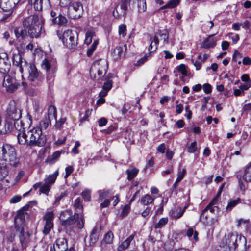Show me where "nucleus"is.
<instances>
[{
  "label": "nucleus",
  "instance_id": "nucleus-1",
  "mask_svg": "<svg viewBox=\"0 0 251 251\" xmlns=\"http://www.w3.org/2000/svg\"><path fill=\"white\" fill-rule=\"evenodd\" d=\"M19 144L29 146H43L47 140L46 136L40 128L34 127L27 131L19 133L17 135Z\"/></svg>",
  "mask_w": 251,
  "mask_h": 251
},
{
  "label": "nucleus",
  "instance_id": "nucleus-2",
  "mask_svg": "<svg viewBox=\"0 0 251 251\" xmlns=\"http://www.w3.org/2000/svg\"><path fill=\"white\" fill-rule=\"evenodd\" d=\"M45 19L40 14H34L25 18L23 25L28 30V33L32 38H38L44 34L43 28Z\"/></svg>",
  "mask_w": 251,
  "mask_h": 251
},
{
  "label": "nucleus",
  "instance_id": "nucleus-3",
  "mask_svg": "<svg viewBox=\"0 0 251 251\" xmlns=\"http://www.w3.org/2000/svg\"><path fill=\"white\" fill-rule=\"evenodd\" d=\"M0 160L11 166H16L19 163V159L15 148L8 144L0 147Z\"/></svg>",
  "mask_w": 251,
  "mask_h": 251
},
{
  "label": "nucleus",
  "instance_id": "nucleus-4",
  "mask_svg": "<svg viewBox=\"0 0 251 251\" xmlns=\"http://www.w3.org/2000/svg\"><path fill=\"white\" fill-rule=\"evenodd\" d=\"M108 69V65L106 60L100 59L93 63L90 70L91 76L95 79H104V75L106 73Z\"/></svg>",
  "mask_w": 251,
  "mask_h": 251
},
{
  "label": "nucleus",
  "instance_id": "nucleus-5",
  "mask_svg": "<svg viewBox=\"0 0 251 251\" xmlns=\"http://www.w3.org/2000/svg\"><path fill=\"white\" fill-rule=\"evenodd\" d=\"M78 34L75 31L67 30L64 32L62 41L63 44L69 49H75L77 46Z\"/></svg>",
  "mask_w": 251,
  "mask_h": 251
},
{
  "label": "nucleus",
  "instance_id": "nucleus-6",
  "mask_svg": "<svg viewBox=\"0 0 251 251\" xmlns=\"http://www.w3.org/2000/svg\"><path fill=\"white\" fill-rule=\"evenodd\" d=\"M246 238L244 236L241 235H238L233 233H229L226 239V244L230 251H234L239 244L246 246Z\"/></svg>",
  "mask_w": 251,
  "mask_h": 251
},
{
  "label": "nucleus",
  "instance_id": "nucleus-7",
  "mask_svg": "<svg viewBox=\"0 0 251 251\" xmlns=\"http://www.w3.org/2000/svg\"><path fill=\"white\" fill-rule=\"evenodd\" d=\"M53 118L57 121L56 110L54 106L50 105L48 108L47 115L40 121L39 126L36 127L40 128L41 131L46 130L50 125L51 119Z\"/></svg>",
  "mask_w": 251,
  "mask_h": 251
},
{
  "label": "nucleus",
  "instance_id": "nucleus-8",
  "mask_svg": "<svg viewBox=\"0 0 251 251\" xmlns=\"http://www.w3.org/2000/svg\"><path fill=\"white\" fill-rule=\"evenodd\" d=\"M42 67L46 70L47 81L50 85H51L54 80L55 74L57 71L55 64L53 61H50L45 59L43 61Z\"/></svg>",
  "mask_w": 251,
  "mask_h": 251
},
{
  "label": "nucleus",
  "instance_id": "nucleus-9",
  "mask_svg": "<svg viewBox=\"0 0 251 251\" xmlns=\"http://www.w3.org/2000/svg\"><path fill=\"white\" fill-rule=\"evenodd\" d=\"M7 119L9 120H18L20 119L22 115V112L18 103L15 101H11L7 109Z\"/></svg>",
  "mask_w": 251,
  "mask_h": 251
},
{
  "label": "nucleus",
  "instance_id": "nucleus-10",
  "mask_svg": "<svg viewBox=\"0 0 251 251\" xmlns=\"http://www.w3.org/2000/svg\"><path fill=\"white\" fill-rule=\"evenodd\" d=\"M67 13L68 16L72 19L80 18L83 13L82 4L79 2H73L68 7Z\"/></svg>",
  "mask_w": 251,
  "mask_h": 251
},
{
  "label": "nucleus",
  "instance_id": "nucleus-11",
  "mask_svg": "<svg viewBox=\"0 0 251 251\" xmlns=\"http://www.w3.org/2000/svg\"><path fill=\"white\" fill-rule=\"evenodd\" d=\"M25 71L24 75L27 77V80L31 82L37 83L40 79L39 72L34 64H27L24 68Z\"/></svg>",
  "mask_w": 251,
  "mask_h": 251
},
{
  "label": "nucleus",
  "instance_id": "nucleus-12",
  "mask_svg": "<svg viewBox=\"0 0 251 251\" xmlns=\"http://www.w3.org/2000/svg\"><path fill=\"white\" fill-rule=\"evenodd\" d=\"M242 177L247 183L251 182V164L248 165L244 170L242 176L241 175H237L236 178L238 180V185L240 190L245 191L247 186L243 182Z\"/></svg>",
  "mask_w": 251,
  "mask_h": 251
},
{
  "label": "nucleus",
  "instance_id": "nucleus-13",
  "mask_svg": "<svg viewBox=\"0 0 251 251\" xmlns=\"http://www.w3.org/2000/svg\"><path fill=\"white\" fill-rule=\"evenodd\" d=\"M65 221L62 223L63 226H69L75 223H76V226L79 229H82L84 226V220L82 215H79L78 213H75L73 216L70 214V217L66 218Z\"/></svg>",
  "mask_w": 251,
  "mask_h": 251
},
{
  "label": "nucleus",
  "instance_id": "nucleus-14",
  "mask_svg": "<svg viewBox=\"0 0 251 251\" xmlns=\"http://www.w3.org/2000/svg\"><path fill=\"white\" fill-rule=\"evenodd\" d=\"M36 204V201H31L23 207V209L18 213L15 217V225L16 230H18V228H19L20 227H24L23 225L25 218V212L24 210L29 209L30 207L32 205H35Z\"/></svg>",
  "mask_w": 251,
  "mask_h": 251
},
{
  "label": "nucleus",
  "instance_id": "nucleus-15",
  "mask_svg": "<svg viewBox=\"0 0 251 251\" xmlns=\"http://www.w3.org/2000/svg\"><path fill=\"white\" fill-rule=\"evenodd\" d=\"M20 86V83L10 75L4 76L3 81V86L5 88L7 91L12 92L15 91Z\"/></svg>",
  "mask_w": 251,
  "mask_h": 251
},
{
  "label": "nucleus",
  "instance_id": "nucleus-16",
  "mask_svg": "<svg viewBox=\"0 0 251 251\" xmlns=\"http://www.w3.org/2000/svg\"><path fill=\"white\" fill-rule=\"evenodd\" d=\"M130 0H121L113 11V15L116 18H120L126 14Z\"/></svg>",
  "mask_w": 251,
  "mask_h": 251
},
{
  "label": "nucleus",
  "instance_id": "nucleus-17",
  "mask_svg": "<svg viewBox=\"0 0 251 251\" xmlns=\"http://www.w3.org/2000/svg\"><path fill=\"white\" fill-rule=\"evenodd\" d=\"M17 231L19 232V239L23 249H26L32 241L30 234L24 227H20Z\"/></svg>",
  "mask_w": 251,
  "mask_h": 251
},
{
  "label": "nucleus",
  "instance_id": "nucleus-18",
  "mask_svg": "<svg viewBox=\"0 0 251 251\" xmlns=\"http://www.w3.org/2000/svg\"><path fill=\"white\" fill-rule=\"evenodd\" d=\"M11 67V63L7 53H0V72L5 74L8 73Z\"/></svg>",
  "mask_w": 251,
  "mask_h": 251
},
{
  "label": "nucleus",
  "instance_id": "nucleus-19",
  "mask_svg": "<svg viewBox=\"0 0 251 251\" xmlns=\"http://www.w3.org/2000/svg\"><path fill=\"white\" fill-rule=\"evenodd\" d=\"M54 218V214L53 212H48L46 213L44 216V220L45 221V225L43 229V233L45 235L48 234L51 229L53 227V223L52 220Z\"/></svg>",
  "mask_w": 251,
  "mask_h": 251
},
{
  "label": "nucleus",
  "instance_id": "nucleus-20",
  "mask_svg": "<svg viewBox=\"0 0 251 251\" xmlns=\"http://www.w3.org/2000/svg\"><path fill=\"white\" fill-rule=\"evenodd\" d=\"M29 3L38 11H42L43 7L48 9L51 7L50 0H29Z\"/></svg>",
  "mask_w": 251,
  "mask_h": 251
},
{
  "label": "nucleus",
  "instance_id": "nucleus-21",
  "mask_svg": "<svg viewBox=\"0 0 251 251\" xmlns=\"http://www.w3.org/2000/svg\"><path fill=\"white\" fill-rule=\"evenodd\" d=\"M13 129V121L6 117L4 120L0 115V133L5 134Z\"/></svg>",
  "mask_w": 251,
  "mask_h": 251
},
{
  "label": "nucleus",
  "instance_id": "nucleus-22",
  "mask_svg": "<svg viewBox=\"0 0 251 251\" xmlns=\"http://www.w3.org/2000/svg\"><path fill=\"white\" fill-rule=\"evenodd\" d=\"M13 65L17 66L19 72L23 73L24 68L27 63L25 61H23L21 55L19 53L14 54L12 57Z\"/></svg>",
  "mask_w": 251,
  "mask_h": 251
},
{
  "label": "nucleus",
  "instance_id": "nucleus-23",
  "mask_svg": "<svg viewBox=\"0 0 251 251\" xmlns=\"http://www.w3.org/2000/svg\"><path fill=\"white\" fill-rule=\"evenodd\" d=\"M168 37V33L165 30H159L157 32L154 36V42L155 45L154 51H156L157 49L159 44V37H160L161 40H163L164 42H167Z\"/></svg>",
  "mask_w": 251,
  "mask_h": 251
},
{
  "label": "nucleus",
  "instance_id": "nucleus-24",
  "mask_svg": "<svg viewBox=\"0 0 251 251\" xmlns=\"http://www.w3.org/2000/svg\"><path fill=\"white\" fill-rule=\"evenodd\" d=\"M26 27L23 26L15 27L14 28V32L16 38L19 41L21 40H25L28 37L27 30Z\"/></svg>",
  "mask_w": 251,
  "mask_h": 251
},
{
  "label": "nucleus",
  "instance_id": "nucleus-25",
  "mask_svg": "<svg viewBox=\"0 0 251 251\" xmlns=\"http://www.w3.org/2000/svg\"><path fill=\"white\" fill-rule=\"evenodd\" d=\"M55 251H66L68 248L67 241L65 238L57 239L53 245Z\"/></svg>",
  "mask_w": 251,
  "mask_h": 251
},
{
  "label": "nucleus",
  "instance_id": "nucleus-26",
  "mask_svg": "<svg viewBox=\"0 0 251 251\" xmlns=\"http://www.w3.org/2000/svg\"><path fill=\"white\" fill-rule=\"evenodd\" d=\"M186 208L187 206L183 208L179 206L175 207L170 211V215L173 218L178 219L183 215Z\"/></svg>",
  "mask_w": 251,
  "mask_h": 251
},
{
  "label": "nucleus",
  "instance_id": "nucleus-27",
  "mask_svg": "<svg viewBox=\"0 0 251 251\" xmlns=\"http://www.w3.org/2000/svg\"><path fill=\"white\" fill-rule=\"evenodd\" d=\"M214 34L210 35L202 43L201 47L205 49L212 48L216 45L217 39L213 37Z\"/></svg>",
  "mask_w": 251,
  "mask_h": 251
},
{
  "label": "nucleus",
  "instance_id": "nucleus-28",
  "mask_svg": "<svg viewBox=\"0 0 251 251\" xmlns=\"http://www.w3.org/2000/svg\"><path fill=\"white\" fill-rule=\"evenodd\" d=\"M100 231V228L98 227L93 228L90 235V246H92L98 241Z\"/></svg>",
  "mask_w": 251,
  "mask_h": 251
},
{
  "label": "nucleus",
  "instance_id": "nucleus-29",
  "mask_svg": "<svg viewBox=\"0 0 251 251\" xmlns=\"http://www.w3.org/2000/svg\"><path fill=\"white\" fill-rule=\"evenodd\" d=\"M126 45H125L124 46L117 47L113 51V58L115 59H117L124 55V52L126 50Z\"/></svg>",
  "mask_w": 251,
  "mask_h": 251
},
{
  "label": "nucleus",
  "instance_id": "nucleus-30",
  "mask_svg": "<svg viewBox=\"0 0 251 251\" xmlns=\"http://www.w3.org/2000/svg\"><path fill=\"white\" fill-rule=\"evenodd\" d=\"M136 233L134 232L130 235L126 240L123 242L118 247V251H121L127 249L130 245L131 242L133 240Z\"/></svg>",
  "mask_w": 251,
  "mask_h": 251
},
{
  "label": "nucleus",
  "instance_id": "nucleus-31",
  "mask_svg": "<svg viewBox=\"0 0 251 251\" xmlns=\"http://www.w3.org/2000/svg\"><path fill=\"white\" fill-rule=\"evenodd\" d=\"M242 203V200L239 198L236 199H230L226 207V211L230 212L237 204Z\"/></svg>",
  "mask_w": 251,
  "mask_h": 251
},
{
  "label": "nucleus",
  "instance_id": "nucleus-32",
  "mask_svg": "<svg viewBox=\"0 0 251 251\" xmlns=\"http://www.w3.org/2000/svg\"><path fill=\"white\" fill-rule=\"evenodd\" d=\"M155 197L150 194H146L142 196L140 200V203L143 205H147L151 203L155 200Z\"/></svg>",
  "mask_w": 251,
  "mask_h": 251
},
{
  "label": "nucleus",
  "instance_id": "nucleus-33",
  "mask_svg": "<svg viewBox=\"0 0 251 251\" xmlns=\"http://www.w3.org/2000/svg\"><path fill=\"white\" fill-rule=\"evenodd\" d=\"M58 174V170H57L53 174L46 176L44 179L45 182L50 185H52L55 182Z\"/></svg>",
  "mask_w": 251,
  "mask_h": 251
},
{
  "label": "nucleus",
  "instance_id": "nucleus-34",
  "mask_svg": "<svg viewBox=\"0 0 251 251\" xmlns=\"http://www.w3.org/2000/svg\"><path fill=\"white\" fill-rule=\"evenodd\" d=\"M9 174L8 166L2 163H0V181L3 180Z\"/></svg>",
  "mask_w": 251,
  "mask_h": 251
},
{
  "label": "nucleus",
  "instance_id": "nucleus-35",
  "mask_svg": "<svg viewBox=\"0 0 251 251\" xmlns=\"http://www.w3.org/2000/svg\"><path fill=\"white\" fill-rule=\"evenodd\" d=\"M48 246L49 245L45 241L41 240L34 247L32 251H47Z\"/></svg>",
  "mask_w": 251,
  "mask_h": 251
},
{
  "label": "nucleus",
  "instance_id": "nucleus-36",
  "mask_svg": "<svg viewBox=\"0 0 251 251\" xmlns=\"http://www.w3.org/2000/svg\"><path fill=\"white\" fill-rule=\"evenodd\" d=\"M139 172V170L135 167H133L132 166L129 167L126 170V173L127 174V179L129 180H131L133 178H134L137 175Z\"/></svg>",
  "mask_w": 251,
  "mask_h": 251
},
{
  "label": "nucleus",
  "instance_id": "nucleus-37",
  "mask_svg": "<svg viewBox=\"0 0 251 251\" xmlns=\"http://www.w3.org/2000/svg\"><path fill=\"white\" fill-rule=\"evenodd\" d=\"M52 21L53 23L57 24L59 25H65L68 21L67 18L65 16L60 14L57 17L54 18Z\"/></svg>",
  "mask_w": 251,
  "mask_h": 251
},
{
  "label": "nucleus",
  "instance_id": "nucleus-38",
  "mask_svg": "<svg viewBox=\"0 0 251 251\" xmlns=\"http://www.w3.org/2000/svg\"><path fill=\"white\" fill-rule=\"evenodd\" d=\"M14 128L19 131V133L25 132V131H21L22 129L24 130L25 128L24 127V124L20 119L13 120V129Z\"/></svg>",
  "mask_w": 251,
  "mask_h": 251
},
{
  "label": "nucleus",
  "instance_id": "nucleus-39",
  "mask_svg": "<svg viewBox=\"0 0 251 251\" xmlns=\"http://www.w3.org/2000/svg\"><path fill=\"white\" fill-rule=\"evenodd\" d=\"M61 154V151H56L55 152H54L51 155L49 156L47 158L46 161L49 162L50 164H53L58 160V159L60 156Z\"/></svg>",
  "mask_w": 251,
  "mask_h": 251
},
{
  "label": "nucleus",
  "instance_id": "nucleus-40",
  "mask_svg": "<svg viewBox=\"0 0 251 251\" xmlns=\"http://www.w3.org/2000/svg\"><path fill=\"white\" fill-rule=\"evenodd\" d=\"M20 0H8L7 2H5V9L4 10H12Z\"/></svg>",
  "mask_w": 251,
  "mask_h": 251
},
{
  "label": "nucleus",
  "instance_id": "nucleus-41",
  "mask_svg": "<svg viewBox=\"0 0 251 251\" xmlns=\"http://www.w3.org/2000/svg\"><path fill=\"white\" fill-rule=\"evenodd\" d=\"M113 238L114 236L112 232L111 231H109L105 235L101 243L111 244L113 242Z\"/></svg>",
  "mask_w": 251,
  "mask_h": 251
},
{
  "label": "nucleus",
  "instance_id": "nucleus-42",
  "mask_svg": "<svg viewBox=\"0 0 251 251\" xmlns=\"http://www.w3.org/2000/svg\"><path fill=\"white\" fill-rule=\"evenodd\" d=\"M95 35L94 31L89 30L87 31L85 34V43L87 45L90 44L92 42V38Z\"/></svg>",
  "mask_w": 251,
  "mask_h": 251
},
{
  "label": "nucleus",
  "instance_id": "nucleus-43",
  "mask_svg": "<svg viewBox=\"0 0 251 251\" xmlns=\"http://www.w3.org/2000/svg\"><path fill=\"white\" fill-rule=\"evenodd\" d=\"M168 222V219L167 217L161 218L159 222L154 225L155 229L162 228Z\"/></svg>",
  "mask_w": 251,
  "mask_h": 251
},
{
  "label": "nucleus",
  "instance_id": "nucleus-44",
  "mask_svg": "<svg viewBox=\"0 0 251 251\" xmlns=\"http://www.w3.org/2000/svg\"><path fill=\"white\" fill-rule=\"evenodd\" d=\"M74 207L75 209L76 213H79L81 212L82 209V204L81 201V199L77 198L74 202Z\"/></svg>",
  "mask_w": 251,
  "mask_h": 251
},
{
  "label": "nucleus",
  "instance_id": "nucleus-45",
  "mask_svg": "<svg viewBox=\"0 0 251 251\" xmlns=\"http://www.w3.org/2000/svg\"><path fill=\"white\" fill-rule=\"evenodd\" d=\"M155 51H151V52H149L148 54H146L142 58L139 59L136 64L138 66H140L144 64L146 61H147L149 58H151L152 56V54L155 52Z\"/></svg>",
  "mask_w": 251,
  "mask_h": 251
},
{
  "label": "nucleus",
  "instance_id": "nucleus-46",
  "mask_svg": "<svg viewBox=\"0 0 251 251\" xmlns=\"http://www.w3.org/2000/svg\"><path fill=\"white\" fill-rule=\"evenodd\" d=\"M155 51H151V52H149L148 54H146L142 58L139 59L136 64L138 66H140L144 64L146 61H147L149 58H151L152 56V54L155 52Z\"/></svg>",
  "mask_w": 251,
  "mask_h": 251
},
{
  "label": "nucleus",
  "instance_id": "nucleus-47",
  "mask_svg": "<svg viewBox=\"0 0 251 251\" xmlns=\"http://www.w3.org/2000/svg\"><path fill=\"white\" fill-rule=\"evenodd\" d=\"M218 210V207L217 206H213V205H212L211 204H208L202 211V213L201 214V218L202 219L203 215H204V213L208 211V210H209L211 213H214L215 211V210Z\"/></svg>",
  "mask_w": 251,
  "mask_h": 251
},
{
  "label": "nucleus",
  "instance_id": "nucleus-48",
  "mask_svg": "<svg viewBox=\"0 0 251 251\" xmlns=\"http://www.w3.org/2000/svg\"><path fill=\"white\" fill-rule=\"evenodd\" d=\"M137 1L138 11L140 13L144 12L146 10V3L145 0H137Z\"/></svg>",
  "mask_w": 251,
  "mask_h": 251
},
{
  "label": "nucleus",
  "instance_id": "nucleus-49",
  "mask_svg": "<svg viewBox=\"0 0 251 251\" xmlns=\"http://www.w3.org/2000/svg\"><path fill=\"white\" fill-rule=\"evenodd\" d=\"M98 44V41L97 40H95L91 45V46L88 49L87 54L88 56L91 55V54L93 53L95 50L96 49V47Z\"/></svg>",
  "mask_w": 251,
  "mask_h": 251
},
{
  "label": "nucleus",
  "instance_id": "nucleus-50",
  "mask_svg": "<svg viewBox=\"0 0 251 251\" xmlns=\"http://www.w3.org/2000/svg\"><path fill=\"white\" fill-rule=\"evenodd\" d=\"M118 33L120 36L122 35L124 37L126 35V26L124 24H121L119 26Z\"/></svg>",
  "mask_w": 251,
  "mask_h": 251
},
{
  "label": "nucleus",
  "instance_id": "nucleus-51",
  "mask_svg": "<svg viewBox=\"0 0 251 251\" xmlns=\"http://www.w3.org/2000/svg\"><path fill=\"white\" fill-rule=\"evenodd\" d=\"M179 0H170L164 6V8H172L176 7L178 5Z\"/></svg>",
  "mask_w": 251,
  "mask_h": 251
},
{
  "label": "nucleus",
  "instance_id": "nucleus-52",
  "mask_svg": "<svg viewBox=\"0 0 251 251\" xmlns=\"http://www.w3.org/2000/svg\"><path fill=\"white\" fill-rule=\"evenodd\" d=\"M70 212L68 210L62 212L59 217L60 220L62 222V223L65 221V220L67 219V218H68L70 217Z\"/></svg>",
  "mask_w": 251,
  "mask_h": 251
},
{
  "label": "nucleus",
  "instance_id": "nucleus-53",
  "mask_svg": "<svg viewBox=\"0 0 251 251\" xmlns=\"http://www.w3.org/2000/svg\"><path fill=\"white\" fill-rule=\"evenodd\" d=\"M110 191V190H103L99 191V198L102 201L103 199L109 198Z\"/></svg>",
  "mask_w": 251,
  "mask_h": 251
},
{
  "label": "nucleus",
  "instance_id": "nucleus-54",
  "mask_svg": "<svg viewBox=\"0 0 251 251\" xmlns=\"http://www.w3.org/2000/svg\"><path fill=\"white\" fill-rule=\"evenodd\" d=\"M50 185L45 182V183L40 186L41 193L48 194L50 191Z\"/></svg>",
  "mask_w": 251,
  "mask_h": 251
},
{
  "label": "nucleus",
  "instance_id": "nucleus-55",
  "mask_svg": "<svg viewBox=\"0 0 251 251\" xmlns=\"http://www.w3.org/2000/svg\"><path fill=\"white\" fill-rule=\"evenodd\" d=\"M176 69L179 72H180L182 74L183 76H185L187 75L186 66L184 64H181L180 65L176 67Z\"/></svg>",
  "mask_w": 251,
  "mask_h": 251
},
{
  "label": "nucleus",
  "instance_id": "nucleus-56",
  "mask_svg": "<svg viewBox=\"0 0 251 251\" xmlns=\"http://www.w3.org/2000/svg\"><path fill=\"white\" fill-rule=\"evenodd\" d=\"M81 195L85 201H89L91 199V192L89 190L83 191Z\"/></svg>",
  "mask_w": 251,
  "mask_h": 251
},
{
  "label": "nucleus",
  "instance_id": "nucleus-57",
  "mask_svg": "<svg viewBox=\"0 0 251 251\" xmlns=\"http://www.w3.org/2000/svg\"><path fill=\"white\" fill-rule=\"evenodd\" d=\"M174 245V241L173 239H170L165 243V248L166 250L170 251L173 249Z\"/></svg>",
  "mask_w": 251,
  "mask_h": 251
},
{
  "label": "nucleus",
  "instance_id": "nucleus-58",
  "mask_svg": "<svg viewBox=\"0 0 251 251\" xmlns=\"http://www.w3.org/2000/svg\"><path fill=\"white\" fill-rule=\"evenodd\" d=\"M112 81L110 79L107 80L104 83V85L102 87L103 89L107 90L109 91L112 88Z\"/></svg>",
  "mask_w": 251,
  "mask_h": 251
},
{
  "label": "nucleus",
  "instance_id": "nucleus-59",
  "mask_svg": "<svg viewBox=\"0 0 251 251\" xmlns=\"http://www.w3.org/2000/svg\"><path fill=\"white\" fill-rule=\"evenodd\" d=\"M197 150V143L196 142H193L190 145V146L188 148V151L189 153H193Z\"/></svg>",
  "mask_w": 251,
  "mask_h": 251
},
{
  "label": "nucleus",
  "instance_id": "nucleus-60",
  "mask_svg": "<svg viewBox=\"0 0 251 251\" xmlns=\"http://www.w3.org/2000/svg\"><path fill=\"white\" fill-rule=\"evenodd\" d=\"M203 89L206 94H209L211 92V86L208 83H205L203 85Z\"/></svg>",
  "mask_w": 251,
  "mask_h": 251
},
{
  "label": "nucleus",
  "instance_id": "nucleus-61",
  "mask_svg": "<svg viewBox=\"0 0 251 251\" xmlns=\"http://www.w3.org/2000/svg\"><path fill=\"white\" fill-rule=\"evenodd\" d=\"M71 0H60V5L62 7L68 6L72 3Z\"/></svg>",
  "mask_w": 251,
  "mask_h": 251
},
{
  "label": "nucleus",
  "instance_id": "nucleus-62",
  "mask_svg": "<svg viewBox=\"0 0 251 251\" xmlns=\"http://www.w3.org/2000/svg\"><path fill=\"white\" fill-rule=\"evenodd\" d=\"M80 146V144L79 141H76L75 142V145L74 147L72 149V152L75 154H77L79 153V151L78 150V148Z\"/></svg>",
  "mask_w": 251,
  "mask_h": 251
},
{
  "label": "nucleus",
  "instance_id": "nucleus-63",
  "mask_svg": "<svg viewBox=\"0 0 251 251\" xmlns=\"http://www.w3.org/2000/svg\"><path fill=\"white\" fill-rule=\"evenodd\" d=\"M130 209V207L129 205L126 204V205L123 208V210L121 214L123 216H125L129 212Z\"/></svg>",
  "mask_w": 251,
  "mask_h": 251
},
{
  "label": "nucleus",
  "instance_id": "nucleus-64",
  "mask_svg": "<svg viewBox=\"0 0 251 251\" xmlns=\"http://www.w3.org/2000/svg\"><path fill=\"white\" fill-rule=\"evenodd\" d=\"M74 170L73 167L71 166H68L65 168V177L67 178L73 172Z\"/></svg>",
  "mask_w": 251,
  "mask_h": 251
}]
</instances>
